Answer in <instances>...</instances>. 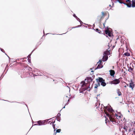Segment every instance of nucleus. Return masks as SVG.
<instances>
[{"instance_id":"25","label":"nucleus","mask_w":135,"mask_h":135,"mask_svg":"<svg viewBox=\"0 0 135 135\" xmlns=\"http://www.w3.org/2000/svg\"><path fill=\"white\" fill-rule=\"evenodd\" d=\"M119 3H124V4H126V3H124L122 1H119Z\"/></svg>"},{"instance_id":"39","label":"nucleus","mask_w":135,"mask_h":135,"mask_svg":"<svg viewBox=\"0 0 135 135\" xmlns=\"http://www.w3.org/2000/svg\"><path fill=\"white\" fill-rule=\"evenodd\" d=\"M134 1H135V0H134Z\"/></svg>"},{"instance_id":"32","label":"nucleus","mask_w":135,"mask_h":135,"mask_svg":"<svg viewBox=\"0 0 135 135\" xmlns=\"http://www.w3.org/2000/svg\"><path fill=\"white\" fill-rule=\"evenodd\" d=\"M41 44V42H40V44L39 45H40Z\"/></svg>"},{"instance_id":"40","label":"nucleus","mask_w":135,"mask_h":135,"mask_svg":"<svg viewBox=\"0 0 135 135\" xmlns=\"http://www.w3.org/2000/svg\"><path fill=\"white\" fill-rule=\"evenodd\" d=\"M55 135H56V134Z\"/></svg>"},{"instance_id":"7","label":"nucleus","mask_w":135,"mask_h":135,"mask_svg":"<svg viewBox=\"0 0 135 135\" xmlns=\"http://www.w3.org/2000/svg\"><path fill=\"white\" fill-rule=\"evenodd\" d=\"M126 1L128 3L126 4L127 5V6L129 7H131V1L130 0H126Z\"/></svg>"},{"instance_id":"13","label":"nucleus","mask_w":135,"mask_h":135,"mask_svg":"<svg viewBox=\"0 0 135 135\" xmlns=\"http://www.w3.org/2000/svg\"><path fill=\"white\" fill-rule=\"evenodd\" d=\"M110 52L109 51L107 50L104 52L103 55H108L110 54Z\"/></svg>"},{"instance_id":"33","label":"nucleus","mask_w":135,"mask_h":135,"mask_svg":"<svg viewBox=\"0 0 135 135\" xmlns=\"http://www.w3.org/2000/svg\"><path fill=\"white\" fill-rule=\"evenodd\" d=\"M124 87H126V85H125V86H124Z\"/></svg>"},{"instance_id":"30","label":"nucleus","mask_w":135,"mask_h":135,"mask_svg":"<svg viewBox=\"0 0 135 135\" xmlns=\"http://www.w3.org/2000/svg\"><path fill=\"white\" fill-rule=\"evenodd\" d=\"M103 85V86H105V85Z\"/></svg>"},{"instance_id":"35","label":"nucleus","mask_w":135,"mask_h":135,"mask_svg":"<svg viewBox=\"0 0 135 135\" xmlns=\"http://www.w3.org/2000/svg\"><path fill=\"white\" fill-rule=\"evenodd\" d=\"M65 108V107L64 106V107L63 108Z\"/></svg>"},{"instance_id":"29","label":"nucleus","mask_w":135,"mask_h":135,"mask_svg":"<svg viewBox=\"0 0 135 135\" xmlns=\"http://www.w3.org/2000/svg\"><path fill=\"white\" fill-rule=\"evenodd\" d=\"M98 86H95V87H94V88H97V87H98Z\"/></svg>"},{"instance_id":"27","label":"nucleus","mask_w":135,"mask_h":135,"mask_svg":"<svg viewBox=\"0 0 135 135\" xmlns=\"http://www.w3.org/2000/svg\"><path fill=\"white\" fill-rule=\"evenodd\" d=\"M53 127L54 128V131H55V126L54 125H53Z\"/></svg>"},{"instance_id":"38","label":"nucleus","mask_w":135,"mask_h":135,"mask_svg":"<svg viewBox=\"0 0 135 135\" xmlns=\"http://www.w3.org/2000/svg\"><path fill=\"white\" fill-rule=\"evenodd\" d=\"M81 21V22H81V21Z\"/></svg>"},{"instance_id":"36","label":"nucleus","mask_w":135,"mask_h":135,"mask_svg":"<svg viewBox=\"0 0 135 135\" xmlns=\"http://www.w3.org/2000/svg\"><path fill=\"white\" fill-rule=\"evenodd\" d=\"M81 21V22H81V21Z\"/></svg>"},{"instance_id":"28","label":"nucleus","mask_w":135,"mask_h":135,"mask_svg":"<svg viewBox=\"0 0 135 135\" xmlns=\"http://www.w3.org/2000/svg\"><path fill=\"white\" fill-rule=\"evenodd\" d=\"M58 119H59V120L60 121V118L59 117V118H57V120H58Z\"/></svg>"},{"instance_id":"34","label":"nucleus","mask_w":135,"mask_h":135,"mask_svg":"<svg viewBox=\"0 0 135 135\" xmlns=\"http://www.w3.org/2000/svg\"><path fill=\"white\" fill-rule=\"evenodd\" d=\"M103 25H104V26H104V23H103Z\"/></svg>"},{"instance_id":"21","label":"nucleus","mask_w":135,"mask_h":135,"mask_svg":"<svg viewBox=\"0 0 135 135\" xmlns=\"http://www.w3.org/2000/svg\"><path fill=\"white\" fill-rule=\"evenodd\" d=\"M130 82L129 83V84H133V82L132 81V80L131 79L130 80Z\"/></svg>"},{"instance_id":"37","label":"nucleus","mask_w":135,"mask_h":135,"mask_svg":"<svg viewBox=\"0 0 135 135\" xmlns=\"http://www.w3.org/2000/svg\"><path fill=\"white\" fill-rule=\"evenodd\" d=\"M81 21V22H81V21Z\"/></svg>"},{"instance_id":"19","label":"nucleus","mask_w":135,"mask_h":135,"mask_svg":"<svg viewBox=\"0 0 135 135\" xmlns=\"http://www.w3.org/2000/svg\"><path fill=\"white\" fill-rule=\"evenodd\" d=\"M117 92L119 96H120L121 95V93L119 91V89L117 90Z\"/></svg>"},{"instance_id":"1","label":"nucleus","mask_w":135,"mask_h":135,"mask_svg":"<svg viewBox=\"0 0 135 135\" xmlns=\"http://www.w3.org/2000/svg\"><path fill=\"white\" fill-rule=\"evenodd\" d=\"M104 112L106 115L108 116L111 121L112 122L113 124L117 123L119 124V123L117 121V119L116 120L115 118L116 116L117 119L119 120L122 117V115L119 113L117 114H115V115H113L114 111L110 107H105Z\"/></svg>"},{"instance_id":"24","label":"nucleus","mask_w":135,"mask_h":135,"mask_svg":"<svg viewBox=\"0 0 135 135\" xmlns=\"http://www.w3.org/2000/svg\"><path fill=\"white\" fill-rule=\"evenodd\" d=\"M60 116V114L59 113L57 115V116L58 117H59Z\"/></svg>"},{"instance_id":"4","label":"nucleus","mask_w":135,"mask_h":135,"mask_svg":"<svg viewBox=\"0 0 135 135\" xmlns=\"http://www.w3.org/2000/svg\"><path fill=\"white\" fill-rule=\"evenodd\" d=\"M96 80L98 84H100V83H101V84H106V83L105 82V80L102 78H99L98 79H96Z\"/></svg>"},{"instance_id":"8","label":"nucleus","mask_w":135,"mask_h":135,"mask_svg":"<svg viewBox=\"0 0 135 135\" xmlns=\"http://www.w3.org/2000/svg\"><path fill=\"white\" fill-rule=\"evenodd\" d=\"M105 33L107 34L108 35V36L109 37H111V32L109 30L107 29L105 31Z\"/></svg>"},{"instance_id":"3","label":"nucleus","mask_w":135,"mask_h":135,"mask_svg":"<svg viewBox=\"0 0 135 135\" xmlns=\"http://www.w3.org/2000/svg\"><path fill=\"white\" fill-rule=\"evenodd\" d=\"M92 80L90 77H87L85 79V81H83L81 82L82 84H90L92 83Z\"/></svg>"},{"instance_id":"16","label":"nucleus","mask_w":135,"mask_h":135,"mask_svg":"<svg viewBox=\"0 0 135 135\" xmlns=\"http://www.w3.org/2000/svg\"><path fill=\"white\" fill-rule=\"evenodd\" d=\"M94 30H95L97 32H98V33H101V31H100V30H99V29L98 28H96V29L95 30V29H94Z\"/></svg>"},{"instance_id":"9","label":"nucleus","mask_w":135,"mask_h":135,"mask_svg":"<svg viewBox=\"0 0 135 135\" xmlns=\"http://www.w3.org/2000/svg\"><path fill=\"white\" fill-rule=\"evenodd\" d=\"M130 66L128 69V71L129 72H132V71H133V66L132 64H130Z\"/></svg>"},{"instance_id":"18","label":"nucleus","mask_w":135,"mask_h":135,"mask_svg":"<svg viewBox=\"0 0 135 135\" xmlns=\"http://www.w3.org/2000/svg\"><path fill=\"white\" fill-rule=\"evenodd\" d=\"M124 55L125 56H129L130 55V54L129 53H128V52H127L125 53L124 54Z\"/></svg>"},{"instance_id":"31","label":"nucleus","mask_w":135,"mask_h":135,"mask_svg":"<svg viewBox=\"0 0 135 135\" xmlns=\"http://www.w3.org/2000/svg\"><path fill=\"white\" fill-rule=\"evenodd\" d=\"M37 125V124H35L34 125Z\"/></svg>"},{"instance_id":"6","label":"nucleus","mask_w":135,"mask_h":135,"mask_svg":"<svg viewBox=\"0 0 135 135\" xmlns=\"http://www.w3.org/2000/svg\"><path fill=\"white\" fill-rule=\"evenodd\" d=\"M102 16H98V19H99V21L100 22L101 20H103L105 16L106 15V13L104 12H102Z\"/></svg>"},{"instance_id":"2","label":"nucleus","mask_w":135,"mask_h":135,"mask_svg":"<svg viewBox=\"0 0 135 135\" xmlns=\"http://www.w3.org/2000/svg\"><path fill=\"white\" fill-rule=\"evenodd\" d=\"M133 126L135 127V123L127 122L125 124L124 129L128 132H130L133 129Z\"/></svg>"},{"instance_id":"17","label":"nucleus","mask_w":135,"mask_h":135,"mask_svg":"<svg viewBox=\"0 0 135 135\" xmlns=\"http://www.w3.org/2000/svg\"><path fill=\"white\" fill-rule=\"evenodd\" d=\"M127 86L129 88H131L132 89L134 87V85H127Z\"/></svg>"},{"instance_id":"10","label":"nucleus","mask_w":135,"mask_h":135,"mask_svg":"<svg viewBox=\"0 0 135 135\" xmlns=\"http://www.w3.org/2000/svg\"><path fill=\"white\" fill-rule=\"evenodd\" d=\"M109 71L110 72V75L111 76H113L115 74V72L114 70H110Z\"/></svg>"},{"instance_id":"15","label":"nucleus","mask_w":135,"mask_h":135,"mask_svg":"<svg viewBox=\"0 0 135 135\" xmlns=\"http://www.w3.org/2000/svg\"><path fill=\"white\" fill-rule=\"evenodd\" d=\"M103 66L102 65H99L98 64V65L96 68V69H97L101 68L103 67Z\"/></svg>"},{"instance_id":"20","label":"nucleus","mask_w":135,"mask_h":135,"mask_svg":"<svg viewBox=\"0 0 135 135\" xmlns=\"http://www.w3.org/2000/svg\"><path fill=\"white\" fill-rule=\"evenodd\" d=\"M102 61L101 60H100L97 63V64L98 65H102L101 64Z\"/></svg>"},{"instance_id":"11","label":"nucleus","mask_w":135,"mask_h":135,"mask_svg":"<svg viewBox=\"0 0 135 135\" xmlns=\"http://www.w3.org/2000/svg\"><path fill=\"white\" fill-rule=\"evenodd\" d=\"M103 57V61H107L108 58V57L107 55H104Z\"/></svg>"},{"instance_id":"23","label":"nucleus","mask_w":135,"mask_h":135,"mask_svg":"<svg viewBox=\"0 0 135 135\" xmlns=\"http://www.w3.org/2000/svg\"><path fill=\"white\" fill-rule=\"evenodd\" d=\"M133 129H134V130L133 131V132L135 134V127L133 126Z\"/></svg>"},{"instance_id":"26","label":"nucleus","mask_w":135,"mask_h":135,"mask_svg":"<svg viewBox=\"0 0 135 135\" xmlns=\"http://www.w3.org/2000/svg\"><path fill=\"white\" fill-rule=\"evenodd\" d=\"M73 16L75 18H77V17L75 15V14H74L73 15Z\"/></svg>"},{"instance_id":"12","label":"nucleus","mask_w":135,"mask_h":135,"mask_svg":"<svg viewBox=\"0 0 135 135\" xmlns=\"http://www.w3.org/2000/svg\"><path fill=\"white\" fill-rule=\"evenodd\" d=\"M37 123L38 124V125L40 126L44 125V122L43 121L41 120L38 121Z\"/></svg>"},{"instance_id":"14","label":"nucleus","mask_w":135,"mask_h":135,"mask_svg":"<svg viewBox=\"0 0 135 135\" xmlns=\"http://www.w3.org/2000/svg\"><path fill=\"white\" fill-rule=\"evenodd\" d=\"M132 3L131 7L132 6L133 8L135 7V1L133 0L132 1Z\"/></svg>"},{"instance_id":"5","label":"nucleus","mask_w":135,"mask_h":135,"mask_svg":"<svg viewBox=\"0 0 135 135\" xmlns=\"http://www.w3.org/2000/svg\"><path fill=\"white\" fill-rule=\"evenodd\" d=\"M120 82V81L119 80V79H115L114 80H112V81L109 82V83H107V84H117L119 83Z\"/></svg>"},{"instance_id":"22","label":"nucleus","mask_w":135,"mask_h":135,"mask_svg":"<svg viewBox=\"0 0 135 135\" xmlns=\"http://www.w3.org/2000/svg\"><path fill=\"white\" fill-rule=\"evenodd\" d=\"M61 131V129H59L56 130V132L59 133Z\"/></svg>"}]
</instances>
